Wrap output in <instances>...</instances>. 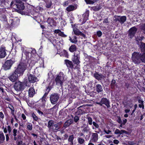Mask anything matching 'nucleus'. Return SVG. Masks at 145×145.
Masks as SVG:
<instances>
[{"label": "nucleus", "mask_w": 145, "mask_h": 145, "mask_svg": "<svg viewBox=\"0 0 145 145\" xmlns=\"http://www.w3.org/2000/svg\"><path fill=\"white\" fill-rule=\"evenodd\" d=\"M75 9V7L73 5H70L67 7L66 8V10L68 12H70L73 10Z\"/></svg>", "instance_id": "c85d7f7f"}, {"label": "nucleus", "mask_w": 145, "mask_h": 145, "mask_svg": "<svg viewBox=\"0 0 145 145\" xmlns=\"http://www.w3.org/2000/svg\"><path fill=\"white\" fill-rule=\"evenodd\" d=\"M138 106L140 108H142L143 109L144 108V104H139L138 105Z\"/></svg>", "instance_id": "bf43d9fd"}, {"label": "nucleus", "mask_w": 145, "mask_h": 145, "mask_svg": "<svg viewBox=\"0 0 145 145\" xmlns=\"http://www.w3.org/2000/svg\"><path fill=\"white\" fill-rule=\"evenodd\" d=\"M104 131L107 134H109V133H110L111 132V131L109 130H108V131H107L105 129L104 130Z\"/></svg>", "instance_id": "5fc2aeb1"}, {"label": "nucleus", "mask_w": 145, "mask_h": 145, "mask_svg": "<svg viewBox=\"0 0 145 145\" xmlns=\"http://www.w3.org/2000/svg\"><path fill=\"white\" fill-rule=\"evenodd\" d=\"M27 67L26 63L23 62H21L14 71L18 74H19V76H20L23 74L24 71L26 69Z\"/></svg>", "instance_id": "f257e3e1"}, {"label": "nucleus", "mask_w": 145, "mask_h": 145, "mask_svg": "<svg viewBox=\"0 0 145 145\" xmlns=\"http://www.w3.org/2000/svg\"><path fill=\"white\" fill-rule=\"evenodd\" d=\"M96 103L101 106H102L103 104H104L108 108H109L110 107V101L105 98H102L100 102H97Z\"/></svg>", "instance_id": "423d86ee"}, {"label": "nucleus", "mask_w": 145, "mask_h": 145, "mask_svg": "<svg viewBox=\"0 0 145 145\" xmlns=\"http://www.w3.org/2000/svg\"><path fill=\"white\" fill-rule=\"evenodd\" d=\"M46 97H45L44 96H43L41 99V100L42 102H45L46 101Z\"/></svg>", "instance_id": "052dcab7"}, {"label": "nucleus", "mask_w": 145, "mask_h": 145, "mask_svg": "<svg viewBox=\"0 0 145 145\" xmlns=\"http://www.w3.org/2000/svg\"><path fill=\"white\" fill-rule=\"evenodd\" d=\"M5 47L2 46L0 48V58H3L7 55V52Z\"/></svg>", "instance_id": "9b49d317"}, {"label": "nucleus", "mask_w": 145, "mask_h": 145, "mask_svg": "<svg viewBox=\"0 0 145 145\" xmlns=\"http://www.w3.org/2000/svg\"><path fill=\"white\" fill-rule=\"evenodd\" d=\"M80 58L78 57H74L72 61L74 64L78 65L80 63V61L79 60Z\"/></svg>", "instance_id": "a878e982"}, {"label": "nucleus", "mask_w": 145, "mask_h": 145, "mask_svg": "<svg viewBox=\"0 0 145 145\" xmlns=\"http://www.w3.org/2000/svg\"><path fill=\"white\" fill-rule=\"evenodd\" d=\"M80 52L78 50H76L74 53V57H78L80 58Z\"/></svg>", "instance_id": "f704fd0d"}, {"label": "nucleus", "mask_w": 145, "mask_h": 145, "mask_svg": "<svg viewBox=\"0 0 145 145\" xmlns=\"http://www.w3.org/2000/svg\"><path fill=\"white\" fill-rule=\"evenodd\" d=\"M5 140V137L3 133L2 132H0V143H3Z\"/></svg>", "instance_id": "b1692460"}, {"label": "nucleus", "mask_w": 145, "mask_h": 145, "mask_svg": "<svg viewBox=\"0 0 145 145\" xmlns=\"http://www.w3.org/2000/svg\"><path fill=\"white\" fill-rule=\"evenodd\" d=\"M76 50V47L74 44H73L69 48V51L71 52H75Z\"/></svg>", "instance_id": "393cba45"}, {"label": "nucleus", "mask_w": 145, "mask_h": 145, "mask_svg": "<svg viewBox=\"0 0 145 145\" xmlns=\"http://www.w3.org/2000/svg\"><path fill=\"white\" fill-rule=\"evenodd\" d=\"M140 48L141 51L145 52V43L141 42V44L140 45Z\"/></svg>", "instance_id": "cd10ccee"}, {"label": "nucleus", "mask_w": 145, "mask_h": 145, "mask_svg": "<svg viewBox=\"0 0 145 145\" xmlns=\"http://www.w3.org/2000/svg\"><path fill=\"white\" fill-rule=\"evenodd\" d=\"M94 77L97 80H101L104 78V76L101 74H99L97 72H95L93 74Z\"/></svg>", "instance_id": "2eb2a0df"}, {"label": "nucleus", "mask_w": 145, "mask_h": 145, "mask_svg": "<svg viewBox=\"0 0 145 145\" xmlns=\"http://www.w3.org/2000/svg\"><path fill=\"white\" fill-rule=\"evenodd\" d=\"M116 82L115 80H114L113 79L112 80L111 84L113 85H115Z\"/></svg>", "instance_id": "774afa93"}, {"label": "nucleus", "mask_w": 145, "mask_h": 145, "mask_svg": "<svg viewBox=\"0 0 145 145\" xmlns=\"http://www.w3.org/2000/svg\"><path fill=\"white\" fill-rule=\"evenodd\" d=\"M114 18H115L114 21L115 22H118L121 24H123L126 20V17L125 16H120L115 15Z\"/></svg>", "instance_id": "20e7f679"}, {"label": "nucleus", "mask_w": 145, "mask_h": 145, "mask_svg": "<svg viewBox=\"0 0 145 145\" xmlns=\"http://www.w3.org/2000/svg\"><path fill=\"white\" fill-rule=\"evenodd\" d=\"M100 8L99 6H95L92 7L93 9L95 11H97L99 10L100 9Z\"/></svg>", "instance_id": "c03bdc74"}, {"label": "nucleus", "mask_w": 145, "mask_h": 145, "mask_svg": "<svg viewBox=\"0 0 145 145\" xmlns=\"http://www.w3.org/2000/svg\"><path fill=\"white\" fill-rule=\"evenodd\" d=\"M73 39L71 37H70L69 40L72 43L76 44L77 42V37L75 36L72 37Z\"/></svg>", "instance_id": "c756f323"}, {"label": "nucleus", "mask_w": 145, "mask_h": 145, "mask_svg": "<svg viewBox=\"0 0 145 145\" xmlns=\"http://www.w3.org/2000/svg\"><path fill=\"white\" fill-rule=\"evenodd\" d=\"M63 53L64 56L65 57L68 58L69 56L68 53L65 50H64L63 51Z\"/></svg>", "instance_id": "e433bc0d"}, {"label": "nucleus", "mask_w": 145, "mask_h": 145, "mask_svg": "<svg viewBox=\"0 0 145 145\" xmlns=\"http://www.w3.org/2000/svg\"><path fill=\"white\" fill-rule=\"evenodd\" d=\"M141 29L143 32L145 34V24H142L141 25Z\"/></svg>", "instance_id": "4c0bfd02"}, {"label": "nucleus", "mask_w": 145, "mask_h": 145, "mask_svg": "<svg viewBox=\"0 0 145 145\" xmlns=\"http://www.w3.org/2000/svg\"><path fill=\"white\" fill-rule=\"evenodd\" d=\"M51 89V88L50 86H48L47 87V89L46 90V92L44 95L43 96H44L45 97H46L48 93L49 92L50 90Z\"/></svg>", "instance_id": "72a5a7b5"}, {"label": "nucleus", "mask_w": 145, "mask_h": 145, "mask_svg": "<svg viewBox=\"0 0 145 145\" xmlns=\"http://www.w3.org/2000/svg\"><path fill=\"white\" fill-rule=\"evenodd\" d=\"M60 31H61L59 29H56L54 31V32L55 33H58L59 35Z\"/></svg>", "instance_id": "4d7b16f0"}, {"label": "nucleus", "mask_w": 145, "mask_h": 145, "mask_svg": "<svg viewBox=\"0 0 145 145\" xmlns=\"http://www.w3.org/2000/svg\"><path fill=\"white\" fill-rule=\"evenodd\" d=\"M7 130L9 133L11 132V127L9 125H8L7 127Z\"/></svg>", "instance_id": "69168bd1"}, {"label": "nucleus", "mask_w": 145, "mask_h": 145, "mask_svg": "<svg viewBox=\"0 0 145 145\" xmlns=\"http://www.w3.org/2000/svg\"><path fill=\"white\" fill-rule=\"evenodd\" d=\"M27 129L29 130H31L32 129V126L31 124H29L27 126Z\"/></svg>", "instance_id": "49530a36"}, {"label": "nucleus", "mask_w": 145, "mask_h": 145, "mask_svg": "<svg viewBox=\"0 0 145 145\" xmlns=\"http://www.w3.org/2000/svg\"><path fill=\"white\" fill-rule=\"evenodd\" d=\"M140 60L143 62L145 63V52L139 54Z\"/></svg>", "instance_id": "bb28decb"}, {"label": "nucleus", "mask_w": 145, "mask_h": 145, "mask_svg": "<svg viewBox=\"0 0 145 145\" xmlns=\"http://www.w3.org/2000/svg\"><path fill=\"white\" fill-rule=\"evenodd\" d=\"M88 120V123L89 125H91L92 124V119L91 118L89 117H88L87 118Z\"/></svg>", "instance_id": "79ce46f5"}, {"label": "nucleus", "mask_w": 145, "mask_h": 145, "mask_svg": "<svg viewBox=\"0 0 145 145\" xmlns=\"http://www.w3.org/2000/svg\"><path fill=\"white\" fill-rule=\"evenodd\" d=\"M74 135H70L69 136V138L68 141L69 142H71V144L72 145L73 144V140L74 139Z\"/></svg>", "instance_id": "7c9ffc66"}, {"label": "nucleus", "mask_w": 145, "mask_h": 145, "mask_svg": "<svg viewBox=\"0 0 145 145\" xmlns=\"http://www.w3.org/2000/svg\"><path fill=\"white\" fill-rule=\"evenodd\" d=\"M81 128H83L82 132L84 133H87L90 130V128L88 125L85 124H83V125L81 127Z\"/></svg>", "instance_id": "a211bd4d"}, {"label": "nucleus", "mask_w": 145, "mask_h": 145, "mask_svg": "<svg viewBox=\"0 0 145 145\" xmlns=\"http://www.w3.org/2000/svg\"><path fill=\"white\" fill-rule=\"evenodd\" d=\"M119 142V141L117 140H113V143L116 144H118Z\"/></svg>", "instance_id": "13d9d810"}, {"label": "nucleus", "mask_w": 145, "mask_h": 145, "mask_svg": "<svg viewBox=\"0 0 145 145\" xmlns=\"http://www.w3.org/2000/svg\"><path fill=\"white\" fill-rule=\"evenodd\" d=\"M59 35L63 37H66L67 36V35H65L63 32H62L61 31H60Z\"/></svg>", "instance_id": "de8ad7c7"}, {"label": "nucleus", "mask_w": 145, "mask_h": 145, "mask_svg": "<svg viewBox=\"0 0 145 145\" xmlns=\"http://www.w3.org/2000/svg\"><path fill=\"white\" fill-rule=\"evenodd\" d=\"M16 3L15 5L19 10H23L25 8L24 4L20 0H15Z\"/></svg>", "instance_id": "6e6552de"}, {"label": "nucleus", "mask_w": 145, "mask_h": 145, "mask_svg": "<svg viewBox=\"0 0 145 145\" xmlns=\"http://www.w3.org/2000/svg\"><path fill=\"white\" fill-rule=\"evenodd\" d=\"M79 120V117L77 116H75L74 118V121L76 123Z\"/></svg>", "instance_id": "37998d69"}, {"label": "nucleus", "mask_w": 145, "mask_h": 145, "mask_svg": "<svg viewBox=\"0 0 145 145\" xmlns=\"http://www.w3.org/2000/svg\"><path fill=\"white\" fill-rule=\"evenodd\" d=\"M73 122V119H70L67 120L65 123L63 127L65 128L68 127L69 125L71 124Z\"/></svg>", "instance_id": "f3484780"}, {"label": "nucleus", "mask_w": 145, "mask_h": 145, "mask_svg": "<svg viewBox=\"0 0 145 145\" xmlns=\"http://www.w3.org/2000/svg\"><path fill=\"white\" fill-rule=\"evenodd\" d=\"M77 140L78 143L81 144H83L85 142L84 140L81 137H78Z\"/></svg>", "instance_id": "473e14b6"}, {"label": "nucleus", "mask_w": 145, "mask_h": 145, "mask_svg": "<svg viewBox=\"0 0 145 145\" xmlns=\"http://www.w3.org/2000/svg\"><path fill=\"white\" fill-rule=\"evenodd\" d=\"M138 103L140 104H144V101L141 99H139L138 100Z\"/></svg>", "instance_id": "0e129e2a"}, {"label": "nucleus", "mask_w": 145, "mask_h": 145, "mask_svg": "<svg viewBox=\"0 0 145 145\" xmlns=\"http://www.w3.org/2000/svg\"><path fill=\"white\" fill-rule=\"evenodd\" d=\"M89 16V10L86 11L85 13H84L82 15V16L83 17V19L82 22V24H84L88 20V17Z\"/></svg>", "instance_id": "dca6fc26"}, {"label": "nucleus", "mask_w": 145, "mask_h": 145, "mask_svg": "<svg viewBox=\"0 0 145 145\" xmlns=\"http://www.w3.org/2000/svg\"><path fill=\"white\" fill-rule=\"evenodd\" d=\"M127 143L128 144L130 145H134L135 144L134 142L132 141H128Z\"/></svg>", "instance_id": "6e6d98bb"}, {"label": "nucleus", "mask_w": 145, "mask_h": 145, "mask_svg": "<svg viewBox=\"0 0 145 145\" xmlns=\"http://www.w3.org/2000/svg\"><path fill=\"white\" fill-rule=\"evenodd\" d=\"M52 3L50 2L49 3L46 4V7L47 8H50L52 5Z\"/></svg>", "instance_id": "3c124183"}, {"label": "nucleus", "mask_w": 145, "mask_h": 145, "mask_svg": "<svg viewBox=\"0 0 145 145\" xmlns=\"http://www.w3.org/2000/svg\"><path fill=\"white\" fill-rule=\"evenodd\" d=\"M103 23H108V18L105 19L103 21Z\"/></svg>", "instance_id": "338daca9"}, {"label": "nucleus", "mask_w": 145, "mask_h": 145, "mask_svg": "<svg viewBox=\"0 0 145 145\" xmlns=\"http://www.w3.org/2000/svg\"><path fill=\"white\" fill-rule=\"evenodd\" d=\"M35 94V91L33 88H29L28 90L29 96L30 97H33Z\"/></svg>", "instance_id": "6ab92c4d"}, {"label": "nucleus", "mask_w": 145, "mask_h": 145, "mask_svg": "<svg viewBox=\"0 0 145 145\" xmlns=\"http://www.w3.org/2000/svg\"><path fill=\"white\" fill-rule=\"evenodd\" d=\"M98 135L97 133H92V140L93 142H96L98 139Z\"/></svg>", "instance_id": "aec40b11"}, {"label": "nucleus", "mask_w": 145, "mask_h": 145, "mask_svg": "<svg viewBox=\"0 0 145 145\" xmlns=\"http://www.w3.org/2000/svg\"><path fill=\"white\" fill-rule=\"evenodd\" d=\"M132 59L133 62L136 64L139 63L141 61L139 54L137 53H135L132 55Z\"/></svg>", "instance_id": "9d476101"}, {"label": "nucleus", "mask_w": 145, "mask_h": 145, "mask_svg": "<svg viewBox=\"0 0 145 145\" xmlns=\"http://www.w3.org/2000/svg\"><path fill=\"white\" fill-rule=\"evenodd\" d=\"M137 31V29L135 27L131 28L128 31V37L130 38H132L135 36Z\"/></svg>", "instance_id": "1a4fd4ad"}, {"label": "nucleus", "mask_w": 145, "mask_h": 145, "mask_svg": "<svg viewBox=\"0 0 145 145\" xmlns=\"http://www.w3.org/2000/svg\"><path fill=\"white\" fill-rule=\"evenodd\" d=\"M32 117L33 119L35 121H37L38 119V118L36 116L35 114L34 113L32 114Z\"/></svg>", "instance_id": "58836bf2"}, {"label": "nucleus", "mask_w": 145, "mask_h": 145, "mask_svg": "<svg viewBox=\"0 0 145 145\" xmlns=\"http://www.w3.org/2000/svg\"><path fill=\"white\" fill-rule=\"evenodd\" d=\"M143 38L144 37H138L136 38V40L138 42L137 44H139L138 43L139 42H141L142 40L143 39Z\"/></svg>", "instance_id": "c9c22d12"}, {"label": "nucleus", "mask_w": 145, "mask_h": 145, "mask_svg": "<svg viewBox=\"0 0 145 145\" xmlns=\"http://www.w3.org/2000/svg\"><path fill=\"white\" fill-rule=\"evenodd\" d=\"M93 125L95 127V128H99V126L98 124H97L95 122L93 121Z\"/></svg>", "instance_id": "a18cd8bd"}, {"label": "nucleus", "mask_w": 145, "mask_h": 145, "mask_svg": "<svg viewBox=\"0 0 145 145\" xmlns=\"http://www.w3.org/2000/svg\"><path fill=\"white\" fill-rule=\"evenodd\" d=\"M65 62L67 66L70 68L72 69L73 65L71 61L67 59H66L65 61Z\"/></svg>", "instance_id": "412c9836"}, {"label": "nucleus", "mask_w": 145, "mask_h": 145, "mask_svg": "<svg viewBox=\"0 0 145 145\" xmlns=\"http://www.w3.org/2000/svg\"><path fill=\"white\" fill-rule=\"evenodd\" d=\"M28 79L29 82L31 83H34L38 80L37 78L34 75L31 74L28 75Z\"/></svg>", "instance_id": "ddd939ff"}, {"label": "nucleus", "mask_w": 145, "mask_h": 145, "mask_svg": "<svg viewBox=\"0 0 145 145\" xmlns=\"http://www.w3.org/2000/svg\"><path fill=\"white\" fill-rule=\"evenodd\" d=\"M62 124L61 122H60L56 124H54L53 127H52L51 130L53 131H56L59 129L61 127V125Z\"/></svg>", "instance_id": "4468645a"}, {"label": "nucleus", "mask_w": 145, "mask_h": 145, "mask_svg": "<svg viewBox=\"0 0 145 145\" xmlns=\"http://www.w3.org/2000/svg\"><path fill=\"white\" fill-rule=\"evenodd\" d=\"M97 35L98 37H100L102 35V33L100 31H98L97 32Z\"/></svg>", "instance_id": "603ef678"}, {"label": "nucleus", "mask_w": 145, "mask_h": 145, "mask_svg": "<svg viewBox=\"0 0 145 145\" xmlns=\"http://www.w3.org/2000/svg\"><path fill=\"white\" fill-rule=\"evenodd\" d=\"M118 119L117 121L119 123H122V120H121L120 117L119 116H117Z\"/></svg>", "instance_id": "8fccbe9b"}, {"label": "nucleus", "mask_w": 145, "mask_h": 145, "mask_svg": "<svg viewBox=\"0 0 145 145\" xmlns=\"http://www.w3.org/2000/svg\"><path fill=\"white\" fill-rule=\"evenodd\" d=\"M120 131L118 129H116V130L114 132V134H120Z\"/></svg>", "instance_id": "864d4df0"}, {"label": "nucleus", "mask_w": 145, "mask_h": 145, "mask_svg": "<svg viewBox=\"0 0 145 145\" xmlns=\"http://www.w3.org/2000/svg\"><path fill=\"white\" fill-rule=\"evenodd\" d=\"M17 132V130L15 129H14L13 131V135L14 137H16V133Z\"/></svg>", "instance_id": "09e8293b"}, {"label": "nucleus", "mask_w": 145, "mask_h": 145, "mask_svg": "<svg viewBox=\"0 0 145 145\" xmlns=\"http://www.w3.org/2000/svg\"><path fill=\"white\" fill-rule=\"evenodd\" d=\"M65 75L63 72H60L57 75L55 79V80L56 84L60 87H62L64 81Z\"/></svg>", "instance_id": "f03ea898"}, {"label": "nucleus", "mask_w": 145, "mask_h": 145, "mask_svg": "<svg viewBox=\"0 0 145 145\" xmlns=\"http://www.w3.org/2000/svg\"><path fill=\"white\" fill-rule=\"evenodd\" d=\"M85 1L87 4H93L94 3V2L91 0H85Z\"/></svg>", "instance_id": "ea45409f"}, {"label": "nucleus", "mask_w": 145, "mask_h": 145, "mask_svg": "<svg viewBox=\"0 0 145 145\" xmlns=\"http://www.w3.org/2000/svg\"><path fill=\"white\" fill-rule=\"evenodd\" d=\"M96 88L97 91L98 93L103 91V90L102 86L100 84L96 85Z\"/></svg>", "instance_id": "5701e85b"}, {"label": "nucleus", "mask_w": 145, "mask_h": 145, "mask_svg": "<svg viewBox=\"0 0 145 145\" xmlns=\"http://www.w3.org/2000/svg\"><path fill=\"white\" fill-rule=\"evenodd\" d=\"M54 124V121L52 120L49 121L48 122V127L49 128V131H51L52 127Z\"/></svg>", "instance_id": "4be33fe9"}, {"label": "nucleus", "mask_w": 145, "mask_h": 145, "mask_svg": "<svg viewBox=\"0 0 145 145\" xmlns=\"http://www.w3.org/2000/svg\"><path fill=\"white\" fill-rule=\"evenodd\" d=\"M8 107L11 111L12 114H14V109L13 106L11 105H10V106H8Z\"/></svg>", "instance_id": "a19ab883"}, {"label": "nucleus", "mask_w": 145, "mask_h": 145, "mask_svg": "<svg viewBox=\"0 0 145 145\" xmlns=\"http://www.w3.org/2000/svg\"><path fill=\"white\" fill-rule=\"evenodd\" d=\"M14 63V61L13 59H11L10 60L6 61L3 65L2 67L3 69L5 70H7L9 69L12 65Z\"/></svg>", "instance_id": "7ed1b4c3"}, {"label": "nucleus", "mask_w": 145, "mask_h": 145, "mask_svg": "<svg viewBox=\"0 0 145 145\" xmlns=\"http://www.w3.org/2000/svg\"><path fill=\"white\" fill-rule=\"evenodd\" d=\"M73 31L74 34L77 35H79L81 33V32L79 31L78 29L76 28H73Z\"/></svg>", "instance_id": "2f4dec72"}, {"label": "nucleus", "mask_w": 145, "mask_h": 145, "mask_svg": "<svg viewBox=\"0 0 145 145\" xmlns=\"http://www.w3.org/2000/svg\"><path fill=\"white\" fill-rule=\"evenodd\" d=\"M18 75V74L14 71L8 78L11 81L14 82L18 79V76H19Z\"/></svg>", "instance_id": "f8f14e48"}, {"label": "nucleus", "mask_w": 145, "mask_h": 145, "mask_svg": "<svg viewBox=\"0 0 145 145\" xmlns=\"http://www.w3.org/2000/svg\"><path fill=\"white\" fill-rule=\"evenodd\" d=\"M127 122V120L126 119H124L123 120V122H122V123L123 124V125H125L126 123Z\"/></svg>", "instance_id": "680f3d73"}, {"label": "nucleus", "mask_w": 145, "mask_h": 145, "mask_svg": "<svg viewBox=\"0 0 145 145\" xmlns=\"http://www.w3.org/2000/svg\"><path fill=\"white\" fill-rule=\"evenodd\" d=\"M59 99V95L56 93H54L51 95L50 100L51 103L53 104H55L57 102Z\"/></svg>", "instance_id": "0eeeda50"}, {"label": "nucleus", "mask_w": 145, "mask_h": 145, "mask_svg": "<svg viewBox=\"0 0 145 145\" xmlns=\"http://www.w3.org/2000/svg\"><path fill=\"white\" fill-rule=\"evenodd\" d=\"M24 86L23 83L18 81L15 83L14 88L16 91H20L24 89Z\"/></svg>", "instance_id": "39448f33"}, {"label": "nucleus", "mask_w": 145, "mask_h": 145, "mask_svg": "<svg viewBox=\"0 0 145 145\" xmlns=\"http://www.w3.org/2000/svg\"><path fill=\"white\" fill-rule=\"evenodd\" d=\"M0 118H1L2 119H3L4 118V114L2 112H0Z\"/></svg>", "instance_id": "e2e57ef3"}]
</instances>
